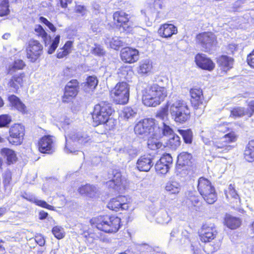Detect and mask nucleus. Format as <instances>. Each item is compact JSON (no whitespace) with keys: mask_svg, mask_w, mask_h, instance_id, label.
<instances>
[{"mask_svg":"<svg viewBox=\"0 0 254 254\" xmlns=\"http://www.w3.org/2000/svg\"><path fill=\"white\" fill-rule=\"evenodd\" d=\"M172 104V100L167 102L165 106L160 109L156 114V117L160 119L163 122H168V111L170 112L171 105Z\"/></svg>","mask_w":254,"mask_h":254,"instance_id":"nucleus-31","label":"nucleus"},{"mask_svg":"<svg viewBox=\"0 0 254 254\" xmlns=\"http://www.w3.org/2000/svg\"><path fill=\"white\" fill-rule=\"evenodd\" d=\"M22 197L31 202L35 203L36 205L45 208L50 210H54V207L48 204L46 201L39 200L32 195L25 193L22 195Z\"/></svg>","mask_w":254,"mask_h":254,"instance_id":"nucleus-29","label":"nucleus"},{"mask_svg":"<svg viewBox=\"0 0 254 254\" xmlns=\"http://www.w3.org/2000/svg\"><path fill=\"white\" fill-rule=\"evenodd\" d=\"M69 139L73 141H76L79 144L84 145L90 140V138L86 134L82 132H73L68 136Z\"/></svg>","mask_w":254,"mask_h":254,"instance_id":"nucleus-28","label":"nucleus"},{"mask_svg":"<svg viewBox=\"0 0 254 254\" xmlns=\"http://www.w3.org/2000/svg\"><path fill=\"white\" fill-rule=\"evenodd\" d=\"M92 53L95 55L101 56L104 54L105 51L100 45H95V47L92 49Z\"/></svg>","mask_w":254,"mask_h":254,"instance_id":"nucleus-56","label":"nucleus"},{"mask_svg":"<svg viewBox=\"0 0 254 254\" xmlns=\"http://www.w3.org/2000/svg\"><path fill=\"white\" fill-rule=\"evenodd\" d=\"M72 44L73 42L72 41H68L65 43L63 48L69 54L71 51Z\"/></svg>","mask_w":254,"mask_h":254,"instance_id":"nucleus-62","label":"nucleus"},{"mask_svg":"<svg viewBox=\"0 0 254 254\" xmlns=\"http://www.w3.org/2000/svg\"><path fill=\"white\" fill-rule=\"evenodd\" d=\"M68 54L67 52H65V51L62 48L58 50L57 57L58 58H63Z\"/></svg>","mask_w":254,"mask_h":254,"instance_id":"nucleus-64","label":"nucleus"},{"mask_svg":"<svg viewBox=\"0 0 254 254\" xmlns=\"http://www.w3.org/2000/svg\"><path fill=\"white\" fill-rule=\"evenodd\" d=\"M33 241H34L40 247L44 246L46 242L44 237L39 233L36 234L34 238H30L29 240L30 242Z\"/></svg>","mask_w":254,"mask_h":254,"instance_id":"nucleus-48","label":"nucleus"},{"mask_svg":"<svg viewBox=\"0 0 254 254\" xmlns=\"http://www.w3.org/2000/svg\"><path fill=\"white\" fill-rule=\"evenodd\" d=\"M131 202L130 198L120 195L111 199L108 202L107 206L110 209L115 211L127 210L131 208Z\"/></svg>","mask_w":254,"mask_h":254,"instance_id":"nucleus-9","label":"nucleus"},{"mask_svg":"<svg viewBox=\"0 0 254 254\" xmlns=\"http://www.w3.org/2000/svg\"><path fill=\"white\" fill-rule=\"evenodd\" d=\"M217 234L216 227L213 223L203 224L199 232L200 240L204 243L209 242L213 240Z\"/></svg>","mask_w":254,"mask_h":254,"instance_id":"nucleus-14","label":"nucleus"},{"mask_svg":"<svg viewBox=\"0 0 254 254\" xmlns=\"http://www.w3.org/2000/svg\"><path fill=\"white\" fill-rule=\"evenodd\" d=\"M107 44H109L110 47L115 50H118L120 47L123 46L124 42L120 37H113L111 40L107 38L105 41Z\"/></svg>","mask_w":254,"mask_h":254,"instance_id":"nucleus-40","label":"nucleus"},{"mask_svg":"<svg viewBox=\"0 0 254 254\" xmlns=\"http://www.w3.org/2000/svg\"><path fill=\"white\" fill-rule=\"evenodd\" d=\"M39 151L43 153H52L55 150L54 137L51 135L43 136L38 143Z\"/></svg>","mask_w":254,"mask_h":254,"instance_id":"nucleus-17","label":"nucleus"},{"mask_svg":"<svg viewBox=\"0 0 254 254\" xmlns=\"http://www.w3.org/2000/svg\"><path fill=\"white\" fill-rule=\"evenodd\" d=\"M178 32L177 27L172 24L165 23L161 25L158 30V34L165 38L172 37L174 34H176Z\"/></svg>","mask_w":254,"mask_h":254,"instance_id":"nucleus-24","label":"nucleus"},{"mask_svg":"<svg viewBox=\"0 0 254 254\" xmlns=\"http://www.w3.org/2000/svg\"><path fill=\"white\" fill-rule=\"evenodd\" d=\"M167 96V89L157 84H153L144 91L142 102L148 107H156L163 101Z\"/></svg>","mask_w":254,"mask_h":254,"instance_id":"nucleus-3","label":"nucleus"},{"mask_svg":"<svg viewBox=\"0 0 254 254\" xmlns=\"http://www.w3.org/2000/svg\"><path fill=\"white\" fill-rule=\"evenodd\" d=\"M35 31L36 34L43 39L46 43V40L48 39V35L45 30L41 25H36L35 28Z\"/></svg>","mask_w":254,"mask_h":254,"instance_id":"nucleus-50","label":"nucleus"},{"mask_svg":"<svg viewBox=\"0 0 254 254\" xmlns=\"http://www.w3.org/2000/svg\"><path fill=\"white\" fill-rule=\"evenodd\" d=\"M199 202V199L197 196L194 195H190L186 200V203L188 206H190V203L191 205L195 206V204H197Z\"/></svg>","mask_w":254,"mask_h":254,"instance_id":"nucleus-55","label":"nucleus"},{"mask_svg":"<svg viewBox=\"0 0 254 254\" xmlns=\"http://www.w3.org/2000/svg\"><path fill=\"white\" fill-rule=\"evenodd\" d=\"M170 114L176 122L180 123L186 122L190 118L188 106L184 101L180 99L172 100Z\"/></svg>","mask_w":254,"mask_h":254,"instance_id":"nucleus-5","label":"nucleus"},{"mask_svg":"<svg viewBox=\"0 0 254 254\" xmlns=\"http://www.w3.org/2000/svg\"><path fill=\"white\" fill-rule=\"evenodd\" d=\"M9 135L7 137L9 143L12 145H20L25 134L24 127L19 124L12 125L9 130Z\"/></svg>","mask_w":254,"mask_h":254,"instance_id":"nucleus-10","label":"nucleus"},{"mask_svg":"<svg viewBox=\"0 0 254 254\" xmlns=\"http://www.w3.org/2000/svg\"><path fill=\"white\" fill-rule=\"evenodd\" d=\"M92 221L98 229L108 233L117 232L121 226V219L115 216H100Z\"/></svg>","mask_w":254,"mask_h":254,"instance_id":"nucleus-4","label":"nucleus"},{"mask_svg":"<svg viewBox=\"0 0 254 254\" xmlns=\"http://www.w3.org/2000/svg\"><path fill=\"white\" fill-rule=\"evenodd\" d=\"M137 110L130 107H126L122 111L121 116L126 120L132 119L136 116Z\"/></svg>","mask_w":254,"mask_h":254,"instance_id":"nucleus-41","label":"nucleus"},{"mask_svg":"<svg viewBox=\"0 0 254 254\" xmlns=\"http://www.w3.org/2000/svg\"><path fill=\"white\" fill-rule=\"evenodd\" d=\"M197 189L204 200L208 204H213L217 200L215 189L207 179L201 177L198 179Z\"/></svg>","mask_w":254,"mask_h":254,"instance_id":"nucleus-6","label":"nucleus"},{"mask_svg":"<svg viewBox=\"0 0 254 254\" xmlns=\"http://www.w3.org/2000/svg\"><path fill=\"white\" fill-rule=\"evenodd\" d=\"M173 130L169 126V122H162L160 127H155V131L153 133L155 136L154 140L161 138L163 136L172 135L173 134Z\"/></svg>","mask_w":254,"mask_h":254,"instance_id":"nucleus-21","label":"nucleus"},{"mask_svg":"<svg viewBox=\"0 0 254 254\" xmlns=\"http://www.w3.org/2000/svg\"><path fill=\"white\" fill-rule=\"evenodd\" d=\"M181 185L175 181L168 182L166 183L165 190L170 194H177L181 190Z\"/></svg>","mask_w":254,"mask_h":254,"instance_id":"nucleus-35","label":"nucleus"},{"mask_svg":"<svg viewBox=\"0 0 254 254\" xmlns=\"http://www.w3.org/2000/svg\"><path fill=\"white\" fill-rule=\"evenodd\" d=\"M25 64L23 61L21 60H15L12 65L9 67L8 73L12 74L16 70L22 69Z\"/></svg>","mask_w":254,"mask_h":254,"instance_id":"nucleus-42","label":"nucleus"},{"mask_svg":"<svg viewBox=\"0 0 254 254\" xmlns=\"http://www.w3.org/2000/svg\"><path fill=\"white\" fill-rule=\"evenodd\" d=\"M98 80L95 76H89L84 85V89L85 92L90 93L92 92L98 84Z\"/></svg>","mask_w":254,"mask_h":254,"instance_id":"nucleus-37","label":"nucleus"},{"mask_svg":"<svg viewBox=\"0 0 254 254\" xmlns=\"http://www.w3.org/2000/svg\"><path fill=\"white\" fill-rule=\"evenodd\" d=\"M225 224L231 229H235L241 224V220L237 217L226 214L225 218Z\"/></svg>","mask_w":254,"mask_h":254,"instance_id":"nucleus-30","label":"nucleus"},{"mask_svg":"<svg viewBox=\"0 0 254 254\" xmlns=\"http://www.w3.org/2000/svg\"><path fill=\"white\" fill-rule=\"evenodd\" d=\"M39 20L41 23L45 24L52 32H55L56 31V28L54 25L46 18L41 16L39 18Z\"/></svg>","mask_w":254,"mask_h":254,"instance_id":"nucleus-54","label":"nucleus"},{"mask_svg":"<svg viewBox=\"0 0 254 254\" xmlns=\"http://www.w3.org/2000/svg\"><path fill=\"white\" fill-rule=\"evenodd\" d=\"M225 195L227 199L231 203H234V206L238 207L240 205V198L235 190L233 185L230 184L229 185L228 189L225 190Z\"/></svg>","mask_w":254,"mask_h":254,"instance_id":"nucleus-25","label":"nucleus"},{"mask_svg":"<svg viewBox=\"0 0 254 254\" xmlns=\"http://www.w3.org/2000/svg\"><path fill=\"white\" fill-rule=\"evenodd\" d=\"M3 184L5 187H7L11 180V173L9 171H6L3 174Z\"/></svg>","mask_w":254,"mask_h":254,"instance_id":"nucleus-57","label":"nucleus"},{"mask_svg":"<svg viewBox=\"0 0 254 254\" xmlns=\"http://www.w3.org/2000/svg\"><path fill=\"white\" fill-rule=\"evenodd\" d=\"M112 179L106 182L107 186L117 191H120L126 189L128 186V182L125 178H122L120 172H113Z\"/></svg>","mask_w":254,"mask_h":254,"instance_id":"nucleus-15","label":"nucleus"},{"mask_svg":"<svg viewBox=\"0 0 254 254\" xmlns=\"http://www.w3.org/2000/svg\"><path fill=\"white\" fill-rule=\"evenodd\" d=\"M155 122L153 119H145L137 123L134 128L135 133L141 137L148 138L147 144L151 150L161 148L163 146L162 143L157 139L154 140L153 134L155 131Z\"/></svg>","mask_w":254,"mask_h":254,"instance_id":"nucleus-1","label":"nucleus"},{"mask_svg":"<svg viewBox=\"0 0 254 254\" xmlns=\"http://www.w3.org/2000/svg\"><path fill=\"white\" fill-rule=\"evenodd\" d=\"M113 110L111 105L107 102H101L94 106L92 118L99 124H105L106 129L111 130L115 126V121L111 118Z\"/></svg>","mask_w":254,"mask_h":254,"instance_id":"nucleus-2","label":"nucleus"},{"mask_svg":"<svg viewBox=\"0 0 254 254\" xmlns=\"http://www.w3.org/2000/svg\"><path fill=\"white\" fill-rule=\"evenodd\" d=\"M191 251L193 254H205V251L201 248L200 244L197 242H194L191 244Z\"/></svg>","mask_w":254,"mask_h":254,"instance_id":"nucleus-47","label":"nucleus"},{"mask_svg":"<svg viewBox=\"0 0 254 254\" xmlns=\"http://www.w3.org/2000/svg\"><path fill=\"white\" fill-rule=\"evenodd\" d=\"M1 153L6 158L8 164L16 161L17 159L16 155L12 150L9 148H3L1 150Z\"/></svg>","mask_w":254,"mask_h":254,"instance_id":"nucleus-39","label":"nucleus"},{"mask_svg":"<svg viewBox=\"0 0 254 254\" xmlns=\"http://www.w3.org/2000/svg\"><path fill=\"white\" fill-rule=\"evenodd\" d=\"M172 162V157L169 154H164L155 164L156 171L158 174H166L169 171Z\"/></svg>","mask_w":254,"mask_h":254,"instance_id":"nucleus-16","label":"nucleus"},{"mask_svg":"<svg viewBox=\"0 0 254 254\" xmlns=\"http://www.w3.org/2000/svg\"><path fill=\"white\" fill-rule=\"evenodd\" d=\"M150 157L143 156L140 157L136 163V167L140 171L147 172L153 166Z\"/></svg>","mask_w":254,"mask_h":254,"instance_id":"nucleus-27","label":"nucleus"},{"mask_svg":"<svg viewBox=\"0 0 254 254\" xmlns=\"http://www.w3.org/2000/svg\"><path fill=\"white\" fill-rule=\"evenodd\" d=\"M75 11L76 13L81 14L83 15L85 14L86 11V8L85 6L81 5H76L75 7Z\"/></svg>","mask_w":254,"mask_h":254,"instance_id":"nucleus-59","label":"nucleus"},{"mask_svg":"<svg viewBox=\"0 0 254 254\" xmlns=\"http://www.w3.org/2000/svg\"><path fill=\"white\" fill-rule=\"evenodd\" d=\"M121 58L126 63H134L139 59L138 50L130 48H125L121 52Z\"/></svg>","mask_w":254,"mask_h":254,"instance_id":"nucleus-19","label":"nucleus"},{"mask_svg":"<svg viewBox=\"0 0 254 254\" xmlns=\"http://www.w3.org/2000/svg\"><path fill=\"white\" fill-rule=\"evenodd\" d=\"M178 132L182 136L185 142L190 143L191 142L192 132L190 129H178Z\"/></svg>","mask_w":254,"mask_h":254,"instance_id":"nucleus-46","label":"nucleus"},{"mask_svg":"<svg viewBox=\"0 0 254 254\" xmlns=\"http://www.w3.org/2000/svg\"><path fill=\"white\" fill-rule=\"evenodd\" d=\"M237 136L234 132H231L224 135L218 140L209 141V144H213L212 150L215 153H223L232 149V146L229 143L236 141Z\"/></svg>","mask_w":254,"mask_h":254,"instance_id":"nucleus-7","label":"nucleus"},{"mask_svg":"<svg viewBox=\"0 0 254 254\" xmlns=\"http://www.w3.org/2000/svg\"><path fill=\"white\" fill-rule=\"evenodd\" d=\"M245 115H246V110L242 107L235 108L233 109L231 113V116L234 117H240Z\"/></svg>","mask_w":254,"mask_h":254,"instance_id":"nucleus-51","label":"nucleus"},{"mask_svg":"<svg viewBox=\"0 0 254 254\" xmlns=\"http://www.w3.org/2000/svg\"><path fill=\"white\" fill-rule=\"evenodd\" d=\"M179 234V230L178 227L174 228L170 233V240H172L174 238H176Z\"/></svg>","mask_w":254,"mask_h":254,"instance_id":"nucleus-63","label":"nucleus"},{"mask_svg":"<svg viewBox=\"0 0 254 254\" xmlns=\"http://www.w3.org/2000/svg\"><path fill=\"white\" fill-rule=\"evenodd\" d=\"M66 139V143L64 147V151L66 153H73L75 152L74 149L72 148L70 146V142L66 137H65Z\"/></svg>","mask_w":254,"mask_h":254,"instance_id":"nucleus-60","label":"nucleus"},{"mask_svg":"<svg viewBox=\"0 0 254 254\" xmlns=\"http://www.w3.org/2000/svg\"><path fill=\"white\" fill-rule=\"evenodd\" d=\"M114 22L118 26H122L125 30H127L129 27L128 15L123 11H118L113 14Z\"/></svg>","mask_w":254,"mask_h":254,"instance_id":"nucleus-22","label":"nucleus"},{"mask_svg":"<svg viewBox=\"0 0 254 254\" xmlns=\"http://www.w3.org/2000/svg\"><path fill=\"white\" fill-rule=\"evenodd\" d=\"M192 155L186 152L180 153L178 156L177 163L180 166L190 165L191 164L190 160Z\"/></svg>","mask_w":254,"mask_h":254,"instance_id":"nucleus-34","label":"nucleus"},{"mask_svg":"<svg viewBox=\"0 0 254 254\" xmlns=\"http://www.w3.org/2000/svg\"><path fill=\"white\" fill-rule=\"evenodd\" d=\"M152 68V64L150 61L145 60L140 63L137 71L139 74H147L151 71Z\"/></svg>","mask_w":254,"mask_h":254,"instance_id":"nucleus-38","label":"nucleus"},{"mask_svg":"<svg viewBox=\"0 0 254 254\" xmlns=\"http://www.w3.org/2000/svg\"><path fill=\"white\" fill-rule=\"evenodd\" d=\"M244 158L249 162L254 161V140L250 141L247 145L244 151Z\"/></svg>","mask_w":254,"mask_h":254,"instance_id":"nucleus-32","label":"nucleus"},{"mask_svg":"<svg viewBox=\"0 0 254 254\" xmlns=\"http://www.w3.org/2000/svg\"><path fill=\"white\" fill-rule=\"evenodd\" d=\"M196 39L205 52H210L217 44L216 37L211 32L200 33L196 36Z\"/></svg>","mask_w":254,"mask_h":254,"instance_id":"nucleus-11","label":"nucleus"},{"mask_svg":"<svg viewBox=\"0 0 254 254\" xmlns=\"http://www.w3.org/2000/svg\"><path fill=\"white\" fill-rule=\"evenodd\" d=\"M43 48L42 45L38 41L30 40L26 49L27 59L31 62H36L42 55Z\"/></svg>","mask_w":254,"mask_h":254,"instance_id":"nucleus-12","label":"nucleus"},{"mask_svg":"<svg viewBox=\"0 0 254 254\" xmlns=\"http://www.w3.org/2000/svg\"><path fill=\"white\" fill-rule=\"evenodd\" d=\"M24 81H25V74L22 72L13 75L8 81L7 85L12 91L15 92L20 87L23 85Z\"/></svg>","mask_w":254,"mask_h":254,"instance_id":"nucleus-23","label":"nucleus"},{"mask_svg":"<svg viewBox=\"0 0 254 254\" xmlns=\"http://www.w3.org/2000/svg\"><path fill=\"white\" fill-rule=\"evenodd\" d=\"M111 95L117 104H127L129 97V85L126 82L118 83L111 91Z\"/></svg>","mask_w":254,"mask_h":254,"instance_id":"nucleus-8","label":"nucleus"},{"mask_svg":"<svg viewBox=\"0 0 254 254\" xmlns=\"http://www.w3.org/2000/svg\"><path fill=\"white\" fill-rule=\"evenodd\" d=\"M8 100L12 106L22 113H25L26 107L20 99L15 95H12L8 97Z\"/></svg>","mask_w":254,"mask_h":254,"instance_id":"nucleus-33","label":"nucleus"},{"mask_svg":"<svg viewBox=\"0 0 254 254\" xmlns=\"http://www.w3.org/2000/svg\"><path fill=\"white\" fill-rule=\"evenodd\" d=\"M60 35H57L55 38V39L53 41L52 44L50 46V48L48 51V52L49 54H52L55 52V51L56 50V49H57V48L58 46V45L60 42Z\"/></svg>","mask_w":254,"mask_h":254,"instance_id":"nucleus-52","label":"nucleus"},{"mask_svg":"<svg viewBox=\"0 0 254 254\" xmlns=\"http://www.w3.org/2000/svg\"><path fill=\"white\" fill-rule=\"evenodd\" d=\"M172 137L168 140V144L173 149H177L181 144L180 137L176 134H172Z\"/></svg>","mask_w":254,"mask_h":254,"instance_id":"nucleus-44","label":"nucleus"},{"mask_svg":"<svg viewBox=\"0 0 254 254\" xmlns=\"http://www.w3.org/2000/svg\"><path fill=\"white\" fill-rule=\"evenodd\" d=\"M78 82L77 80H71L67 82L64 88L63 101L67 102L71 98L74 97L78 93Z\"/></svg>","mask_w":254,"mask_h":254,"instance_id":"nucleus-18","label":"nucleus"},{"mask_svg":"<svg viewBox=\"0 0 254 254\" xmlns=\"http://www.w3.org/2000/svg\"><path fill=\"white\" fill-rule=\"evenodd\" d=\"M52 233L56 238L61 239L64 238V229L61 226H55L52 229Z\"/></svg>","mask_w":254,"mask_h":254,"instance_id":"nucleus-49","label":"nucleus"},{"mask_svg":"<svg viewBox=\"0 0 254 254\" xmlns=\"http://www.w3.org/2000/svg\"><path fill=\"white\" fill-rule=\"evenodd\" d=\"M78 191L81 195L91 198L95 197L98 193V189L90 184L81 186L78 189Z\"/></svg>","mask_w":254,"mask_h":254,"instance_id":"nucleus-26","label":"nucleus"},{"mask_svg":"<svg viewBox=\"0 0 254 254\" xmlns=\"http://www.w3.org/2000/svg\"><path fill=\"white\" fill-rule=\"evenodd\" d=\"M196 64L202 69L212 70L215 67V64L204 54H198L195 57Z\"/></svg>","mask_w":254,"mask_h":254,"instance_id":"nucleus-20","label":"nucleus"},{"mask_svg":"<svg viewBox=\"0 0 254 254\" xmlns=\"http://www.w3.org/2000/svg\"><path fill=\"white\" fill-rule=\"evenodd\" d=\"M191 96V103L194 109L196 110V114H201L205 107L203 100V96L202 90L200 88H192L190 90Z\"/></svg>","mask_w":254,"mask_h":254,"instance_id":"nucleus-13","label":"nucleus"},{"mask_svg":"<svg viewBox=\"0 0 254 254\" xmlns=\"http://www.w3.org/2000/svg\"><path fill=\"white\" fill-rule=\"evenodd\" d=\"M247 62L248 64L254 68V50L252 51L247 58Z\"/></svg>","mask_w":254,"mask_h":254,"instance_id":"nucleus-61","label":"nucleus"},{"mask_svg":"<svg viewBox=\"0 0 254 254\" xmlns=\"http://www.w3.org/2000/svg\"><path fill=\"white\" fill-rule=\"evenodd\" d=\"M248 108L246 110V115L251 117L254 114V100H251L249 102Z\"/></svg>","mask_w":254,"mask_h":254,"instance_id":"nucleus-58","label":"nucleus"},{"mask_svg":"<svg viewBox=\"0 0 254 254\" xmlns=\"http://www.w3.org/2000/svg\"><path fill=\"white\" fill-rule=\"evenodd\" d=\"M11 122V119L7 115H2L0 116V127L6 126Z\"/></svg>","mask_w":254,"mask_h":254,"instance_id":"nucleus-53","label":"nucleus"},{"mask_svg":"<svg viewBox=\"0 0 254 254\" xmlns=\"http://www.w3.org/2000/svg\"><path fill=\"white\" fill-rule=\"evenodd\" d=\"M171 220V217L166 211L161 212L156 218L157 222L161 224H166L168 223Z\"/></svg>","mask_w":254,"mask_h":254,"instance_id":"nucleus-43","label":"nucleus"},{"mask_svg":"<svg viewBox=\"0 0 254 254\" xmlns=\"http://www.w3.org/2000/svg\"><path fill=\"white\" fill-rule=\"evenodd\" d=\"M8 0H0V16H2L8 14L9 12L8 8Z\"/></svg>","mask_w":254,"mask_h":254,"instance_id":"nucleus-45","label":"nucleus"},{"mask_svg":"<svg viewBox=\"0 0 254 254\" xmlns=\"http://www.w3.org/2000/svg\"><path fill=\"white\" fill-rule=\"evenodd\" d=\"M218 62L224 70H227L232 68L233 64V59L227 56H222L219 58Z\"/></svg>","mask_w":254,"mask_h":254,"instance_id":"nucleus-36","label":"nucleus"}]
</instances>
